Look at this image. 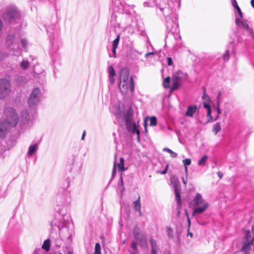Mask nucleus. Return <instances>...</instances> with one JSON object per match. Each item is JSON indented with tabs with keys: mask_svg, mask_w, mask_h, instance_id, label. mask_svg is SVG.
<instances>
[{
	"mask_svg": "<svg viewBox=\"0 0 254 254\" xmlns=\"http://www.w3.org/2000/svg\"><path fill=\"white\" fill-rule=\"evenodd\" d=\"M4 113L6 116L5 121H0V138L4 137L8 129V127H15L18 121V116L15 111L12 108L5 109Z\"/></svg>",
	"mask_w": 254,
	"mask_h": 254,
	"instance_id": "obj_1",
	"label": "nucleus"
},
{
	"mask_svg": "<svg viewBox=\"0 0 254 254\" xmlns=\"http://www.w3.org/2000/svg\"><path fill=\"white\" fill-rule=\"evenodd\" d=\"M191 204L194 207L192 212L193 215L203 213L209 206V203L203 199L201 194L199 193L196 194L191 201Z\"/></svg>",
	"mask_w": 254,
	"mask_h": 254,
	"instance_id": "obj_2",
	"label": "nucleus"
},
{
	"mask_svg": "<svg viewBox=\"0 0 254 254\" xmlns=\"http://www.w3.org/2000/svg\"><path fill=\"white\" fill-rule=\"evenodd\" d=\"M187 74L180 70L174 73L172 77L171 90H176L183 84L184 81L187 78Z\"/></svg>",
	"mask_w": 254,
	"mask_h": 254,
	"instance_id": "obj_3",
	"label": "nucleus"
},
{
	"mask_svg": "<svg viewBox=\"0 0 254 254\" xmlns=\"http://www.w3.org/2000/svg\"><path fill=\"white\" fill-rule=\"evenodd\" d=\"M42 94L39 88H35L32 91L28 99V103L30 108H35L40 102Z\"/></svg>",
	"mask_w": 254,
	"mask_h": 254,
	"instance_id": "obj_4",
	"label": "nucleus"
},
{
	"mask_svg": "<svg viewBox=\"0 0 254 254\" xmlns=\"http://www.w3.org/2000/svg\"><path fill=\"white\" fill-rule=\"evenodd\" d=\"M170 182L171 184L172 185L175 193V196L176 198L177 201V203L180 205L181 204V186H180V183L179 181L178 178L175 176H173L170 178Z\"/></svg>",
	"mask_w": 254,
	"mask_h": 254,
	"instance_id": "obj_5",
	"label": "nucleus"
},
{
	"mask_svg": "<svg viewBox=\"0 0 254 254\" xmlns=\"http://www.w3.org/2000/svg\"><path fill=\"white\" fill-rule=\"evenodd\" d=\"M10 91V84L6 79H0V99H3L8 96Z\"/></svg>",
	"mask_w": 254,
	"mask_h": 254,
	"instance_id": "obj_6",
	"label": "nucleus"
},
{
	"mask_svg": "<svg viewBox=\"0 0 254 254\" xmlns=\"http://www.w3.org/2000/svg\"><path fill=\"white\" fill-rule=\"evenodd\" d=\"M58 213L60 215L58 218V222H57V220L56 219L53 221V223H54L55 225H57L59 229H61L66 226V224L70 220V218L68 215L66 214V212L65 211L64 212H60L59 210Z\"/></svg>",
	"mask_w": 254,
	"mask_h": 254,
	"instance_id": "obj_7",
	"label": "nucleus"
},
{
	"mask_svg": "<svg viewBox=\"0 0 254 254\" xmlns=\"http://www.w3.org/2000/svg\"><path fill=\"white\" fill-rule=\"evenodd\" d=\"M119 86L120 91L123 94H126L129 92L132 93L134 89L133 78L131 77L128 82H125V84L120 83Z\"/></svg>",
	"mask_w": 254,
	"mask_h": 254,
	"instance_id": "obj_8",
	"label": "nucleus"
},
{
	"mask_svg": "<svg viewBox=\"0 0 254 254\" xmlns=\"http://www.w3.org/2000/svg\"><path fill=\"white\" fill-rule=\"evenodd\" d=\"M133 236L134 239L139 242L140 246H143L146 244V236L140 233L139 229L137 226L134 228Z\"/></svg>",
	"mask_w": 254,
	"mask_h": 254,
	"instance_id": "obj_9",
	"label": "nucleus"
},
{
	"mask_svg": "<svg viewBox=\"0 0 254 254\" xmlns=\"http://www.w3.org/2000/svg\"><path fill=\"white\" fill-rule=\"evenodd\" d=\"M126 126L127 129L132 133L139 134L140 133V131L135 123H132L129 117H127L126 119Z\"/></svg>",
	"mask_w": 254,
	"mask_h": 254,
	"instance_id": "obj_10",
	"label": "nucleus"
},
{
	"mask_svg": "<svg viewBox=\"0 0 254 254\" xmlns=\"http://www.w3.org/2000/svg\"><path fill=\"white\" fill-rule=\"evenodd\" d=\"M7 18L9 20H14L19 18V11L15 8H12L9 9L6 13Z\"/></svg>",
	"mask_w": 254,
	"mask_h": 254,
	"instance_id": "obj_11",
	"label": "nucleus"
},
{
	"mask_svg": "<svg viewBox=\"0 0 254 254\" xmlns=\"http://www.w3.org/2000/svg\"><path fill=\"white\" fill-rule=\"evenodd\" d=\"M129 72L127 69L123 68L120 72V83H123L125 84V82H128L129 79Z\"/></svg>",
	"mask_w": 254,
	"mask_h": 254,
	"instance_id": "obj_12",
	"label": "nucleus"
},
{
	"mask_svg": "<svg viewBox=\"0 0 254 254\" xmlns=\"http://www.w3.org/2000/svg\"><path fill=\"white\" fill-rule=\"evenodd\" d=\"M235 22L236 24L238 26L246 30L249 33H251L252 32V30L249 28L246 20H243L242 18L240 19L239 18H237Z\"/></svg>",
	"mask_w": 254,
	"mask_h": 254,
	"instance_id": "obj_13",
	"label": "nucleus"
},
{
	"mask_svg": "<svg viewBox=\"0 0 254 254\" xmlns=\"http://www.w3.org/2000/svg\"><path fill=\"white\" fill-rule=\"evenodd\" d=\"M47 32L48 34H49V38L50 39V42H51V44L53 48L54 49H55V50H56L57 49H58L59 48V44L60 43V40L58 39L54 40L52 38V36H51V35H50L52 33V32L50 29L47 28Z\"/></svg>",
	"mask_w": 254,
	"mask_h": 254,
	"instance_id": "obj_14",
	"label": "nucleus"
},
{
	"mask_svg": "<svg viewBox=\"0 0 254 254\" xmlns=\"http://www.w3.org/2000/svg\"><path fill=\"white\" fill-rule=\"evenodd\" d=\"M166 20L167 29L170 31H172L174 28L178 27V24L176 20H171L170 17H166Z\"/></svg>",
	"mask_w": 254,
	"mask_h": 254,
	"instance_id": "obj_15",
	"label": "nucleus"
},
{
	"mask_svg": "<svg viewBox=\"0 0 254 254\" xmlns=\"http://www.w3.org/2000/svg\"><path fill=\"white\" fill-rule=\"evenodd\" d=\"M254 236L253 238L250 240H246V241L243 243V247L242 248L241 250L244 252H248L250 250V247L252 245H254Z\"/></svg>",
	"mask_w": 254,
	"mask_h": 254,
	"instance_id": "obj_16",
	"label": "nucleus"
},
{
	"mask_svg": "<svg viewBox=\"0 0 254 254\" xmlns=\"http://www.w3.org/2000/svg\"><path fill=\"white\" fill-rule=\"evenodd\" d=\"M149 240L151 248L150 254H158V246L156 240L152 238Z\"/></svg>",
	"mask_w": 254,
	"mask_h": 254,
	"instance_id": "obj_17",
	"label": "nucleus"
},
{
	"mask_svg": "<svg viewBox=\"0 0 254 254\" xmlns=\"http://www.w3.org/2000/svg\"><path fill=\"white\" fill-rule=\"evenodd\" d=\"M6 44L9 48L14 49L13 45H16V44L15 41V37L14 35H9L6 39Z\"/></svg>",
	"mask_w": 254,
	"mask_h": 254,
	"instance_id": "obj_18",
	"label": "nucleus"
},
{
	"mask_svg": "<svg viewBox=\"0 0 254 254\" xmlns=\"http://www.w3.org/2000/svg\"><path fill=\"white\" fill-rule=\"evenodd\" d=\"M197 110L196 105H191L188 107L185 115L188 117H191L195 113Z\"/></svg>",
	"mask_w": 254,
	"mask_h": 254,
	"instance_id": "obj_19",
	"label": "nucleus"
},
{
	"mask_svg": "<svg viewBox=\"0 0 254 254\" xmlns=\"http://www.w3.org/2000/svg\"><path fill=\"white\" fill-rule=\"evenodd\" d=\"M38 149V144L35 143L31 145L28 148L27 152V155L31 156Z\"/></svg>",
	"mask_w": 254,
	"mask_h": 254,
	"instance_id": "obj_20",
	"label": "nucleus"
},
{
	"mask_svg": "<svg viewBox=\"0 0 254 254\" xmlns=\"http://www.w3.org/2000/svg\"><path fill=\"white\" fill-rule=\"evenodd\" d=\"M69 185V183L66 182L65 188L62 190V192H64V197L65 198V201L66 202H68L70 200V193L68 190H65V189H67Z\"/></svg>",
	"mask_w": 254,
	"mask_h": 254,
	"instance_id": "obj_21",
	"label": "nucleus"
},
{
	"mask_svg": "<svg viewBox=\"0 0 254 254\" xmlns=\"http://www.w3.org/2000/svg\"><path fill=\"white\" fill-rule=\"evenodd\" d=\"M134 205V210L136 211H137L139 212V215L141 214V203L140 201V196H139L138 197V199L134 201L133 202Z\"/></svg>",
	"mask_w": 254,
	"mask_h": 254,
	"instance_id": "obj_22",
	"label": "nucleus"
},
{
	"mask_svg": "<svg viewBox=\"0 0 254 254\" xmlns=\"http://www.w3.org/2000/svg\"><path fill=\"white\" fill-rule=\"evenodd\" d=\"M203 107L207 109V118H210V119H212V116H211V108L209 104V102H203Z\"/></svg>",
	"mask_w": 254,
	"mask_h": 254,
	"instance_id": "obj_23",
	"label": "nucleus"
},
{
	"mask_svg": "<svg viewBox=\"0 0 254 254\" xmlns=\"http://www.w3.org/2000/svg\"><path fill=\"white\" fill-rule=\"evenodd\" d=\"M208 159V156L206 155H203L197 162V164L199 166H204Z\"/></svg>",
	"mask_w": 254,
	"mask_h": 254,
	"instance_id": "obj_24",
	"label": "nucleus"
},
{
	"mask_svg": "<svg viewBox=\"0 0 254 254\" xmlns=\"http://www.w3.org/2000/svg\"><path fill=\"white\" fill-rule=\"evenodd\" d=\"M22 119L23 122H28L30 120V117L28 112L26 110L23 111L21 113Z\"/></svg>",
	"mask_w": 254,
	"mask_h": 254,
	"instance_id": "obj_25",
	"label": "nucleus"
},
{
	"mask_svg": "<svg viewBox=\"0 0 254 254\" xmlns=\"http://www.w3.org/2000/svg\"><path fill=\"white\" fill-rule=\"evenodd\" d=\"M221 129V127L220 123H217L213 125L212 131L215 134H217V133L220 131Z\"/></svg>",
	"mask_w": 254,
	"mask_h": 254,
	"instance_id": "obj_26",
	"label": "nucleus"
},
{
	"mask_svg": "<svg viewBox=\"0 0 254 254\" xmlns=\"http://www.w3.org/2000/svg\"><path fill=\"white\" fill-rule=\"evenodd\" d=\"M50 247V240L47 239L44 242V244L42 246V248L47 251H48Z\"/></svg>",
	"mask_w": 254,
	"mask_h": 254,
	"instance_id": "obj_27",
	"label": "nucleus"
},
{
	"mask_svg": "<svg viewBox=\"0 0 254 254\" xmlns=\"http://www.w3.org/2000/svg\"><path fill=\"white\" fill-rule=\"evenodd\" d=\"M29 66V62L27 60H23L20 64V67L23 69H26Z\"/></svg>",
	"mask_w": 254,
	"mask_h": 254,
	"instance_id": "obj_28",
	"label": "nucleus"
},
{
	"mask_svg": "<svg viewBox=\"0 0 254 254\" xmlns=\"http://www.w3.org/2000/svg\"><path fill=\"white\" fill-rule=\"evenodd\" d=\"M252 233L250 230H246L245 232V239L246 240L250 241L253 237L252 236Z\"/></svg>",
	"mask_w": 254,
	"mask_h": 254,
	"instance_id": "obj_29",
	"label": "nucleus"
},
{
	"mask_svg": "<svg viewBox=\"0 0 254 254\" xmlns=\"http://www.w3.org/2000/svg\"><path fill=\"white\" fill-rule=\"evenodd\" d=\"M170 77H167L163 80V84L164 88H168L170 87Z\"/></svg>",
	"mask_w": 254,
	"mask_h": 254,
	"instance_id": "obj_30",
	"label": "nucleus"
},
{
	"mask_svg": "<svg viewBox=\"0 0 254 254\" xmlns=\"http://www.w3.org/2000/svg\"><path fill=\"white\" fill-rule=\"evenodd\" d=\"M167 235L170 239H172L174 237L173 230L170 227H167L166 228Z\"/></svg>",
	"mask_w": 254,
	"mask_h": 254,
	"instance_id": "obj_31",
	"label": "nucleus"
},
{
	"mask_svg": "<svg viewBox=\"0 0 254 254\" xmlns=\"http://www.w3.org/2000/svg\"><path fill=\"white\" fill-rule=\"evenodd\" d=\"M203 95L202 96V98L203 100H204V102H209L210 101V99L206 93V89L205 87H203Z\"/></svg>",
	"mask_w": 254,
	"mask_h": 254,
	"instance_id": "obj_32",
	"label": "nucleus"
},
{
	"mask_svg": "<svg viewBox=\"0 0 254 254\" xmlns=\"http://www.w3.org/2000/svg\"><path fill=\"white\" fill-rule=\"evenodd\" d=\"M159 9L163 12V13L164 16H165L166 14H170L171 13L170 12H167V11H169V7L167 5H166L164 7H162L161 6H160L159 7Z\"/></svg>",
	"mask_w": 254,
	"mask_h": 254,
	"instance_id": "obj_33",
	"label": "nucleus"
},
{
	"mask_svg": "<svg viewBox=\"0 0 254 254\" xmlns=\"http://www.w3.org/2000/svg\"><path fill=\"white\" fill-rule=\"evenodd\" d=\"M101 248L100 244L98 243H96L95 246L94 254H101Z\"/></svg>",
	"mask_w": 254,
	"mask_h": 254,
	"instance_id": "obj_34",
	"label": "nucleus"
},
{
	"mask_svg": "<svg viewBox=\"0 0 254 254\" xmlns=\"http://www.w3.org/2000/svg\"><path fill=\"white\" fill-rule=\"evenodd\" d=\"M124 159L123 158H120V162L118 164V168L120 171H124Z\"/></svg>",
	"mask_w": 254,
	"mask_h": 254,
	"instance_id": "obj_35",
	"label": "nucleus"
},
{
	"mask_svg": "<svg viewBox=\"0 0 254 254\" xmlns=\"http://www.w3.org/2000/svg\"><path fill=\"white\" fill-rule=\"evenodd\" d=\"M108 73L109 76H114L116 75L115 70L112 65L108 67Z\"/></svg>",
	"mask_w": 254,
	"mask_h": 254,
	"instance_id": "obj_36",
	"label": "nucleus"
},
{
	"mask_svg": "<svg viewBox=\"0 0 254 254\" xmlns=\"http://www.w3.org/2000/svg\"><path fill=\"white\" fill-rule=\"evenodd\" d=\"M150 124L149 125L152 127H154L157 125V120L155 117H151L149 119Z\"/></svg>",
	"mask_w": 254,
	"mask_h": 254,
	"instance_id": "obj_37",
	"label": "nucleus"
},
{
	"mask_svg": "<svg viewBox=\"0 0 254 254\" xmlns=\"http://www.w3.org/2000/svg\"><path fill=\"white\" fill-rule=\"evenodd\" d=\"M230 58V52L229 50L226 51L225 53L223 54L222 56V58L223 60L225 62L228 61L229 60Z\"/></svg>",
	"mask_w": 254,
	"mask_h": 254,
	"instance_id": "obj_38",
	"label": "nucleus"
},
{
	"mask_svg": "<svg viewBox=\"0 0 254 254\" xmlns=\"http://www.w3.org/2000/svg\"><path fill=\"white\" fill-rule=\"evenodd\" d=\"M120 35H118L116 38L113 41L112 46L113 47L117 48L119 43Z\"/></svg>",
	"mask_w": 254,
	"mask_h": 254,
	"instance_id": "obj_39",
	"label": "nucleus"
},
{
	"mask_svg": "<svg viewBox=\"0 0 254 254\" xmlns=\"http://www.w3.org/2000/svg\"><path fill=\"white\" fill-rule=\"evenodd\" d=\"M183 163L185 167H186L191 164V160L190 158H187L183 160Z\"/></svg>",
	"mask_w": 254,
	"mask_h": 254,
	"instance_id": "obj_40",
	"label": "nucleus"
},
{
	"mask_svg": "<svg viewBox=\"0 0 254 254\" xmlns=\"http://www.w3.org/2000/svg\"><path fill=\"white\" fill-rule=\"evenodd\" d=\"M215 110L217 112V114L220 115L221 114V110L220 108V104H217L216 106L214 107Z\"/></svg>",
	"mask_w": 254,
	"mask_h": 254,
	"instance_id": "obj_41",
	"label": "nucleus"
},
{
	"mask_svg": "<svg viewBox=\"0 0 254 254\" xmlns=\"http://www.w3.org/2000/svg\"><path fill=\"white\" fill-rule=\"evenodd\" d=\"M219 114H217V115L215 117V118H213V117H212V119H210V118H208V122H213L214 121H215L216 120H217L218 119H219Z\"/></svg>",
	"mask_w": 254,
	"mask_h": 254,
	"instance_id": "obj_42",
	"label": "nucleus"
},
{
	"mask_svg": "<svg viewBox=\"0 0 254 254\" xmlns=\"http://www.w3.org/2000/svg\"><path fill=\"white\" fill-rule=\"evenodd\" d=\"M131 249H138L137 247V243L135 241H132L130 245Z\"/></svg>",
	"mask_w": 254,
	"mask_h": 254,
	"instance_id": "obj_43",
	"label": "nucleus"
},
{
	"mask_svg": "<svg viewBox=\"0 0 254 254\" xmlns=\"http://www.w3.org/2000/svg\"><path fill=\"white\" fill-rule=\"evenodd\" d=\"M130 254H139L138 249H131L129 251Z\"/></svg>",
	"mask_w": 254,
	"mask_h": 254,
	"instance_id": "obj_44",
	"label": "nucleus"
},
{
	"mask_svg": "<svg viewBox=\"0 0 254 254\" xmlns=\"http://www.w3.org/2000/svg\"><path fill=\"white\" fill-rule=\"evenodd\" d=\"M21 42L23 48H26L27 45V41L25 39H21Z\"/></svg>",
	"mask_w": 254,
	"mask_h": 254,
	"instance_id": "obj_45",
	"label": "nucleus"
},
{
	"mask_svg": "<svg viewBox=\"0 0 254 254\" xmlns=\"http://www.w3.org/2000/svg\"><path fill=\"white\" fill-rule=\"evenodd\" d=\"M221 95V92H219L218 93V95L217 96V104H220V97Z\"/></svg>",
	"mask_w": 254,
	"mask_h": 254,
	"instance_id": "obj_46",
	"label": "nucleus"
},
{
	"mask_svg": "<svg viewBox=\"0 0 254 254\" xmlns=\"http://www.w3.org/2000/svg\"><path fill=\"white\" fill-rule=\"evenodd\" d=\"M114 76H108L109 81L111 84H114L115 82Z\"/></svg>",
	"mask_w": 254,
	"mask_h": 254,
	"instance_id": "obj_47",
	"label": "nucleus"
},
{
	"mask_svg": "<svg viewBox=\"0 0 254 254\" xmlns=\"http://www.w3.org/2000/svg\"><path fill=\"white\" fill-rule=\"evenodd\" d=\"M237 11H238V12L239 13V15L240 17V19H242L243 18V13L240 9V8L239 7H238L237 8H236Z\"/></svg>",
	"mask_w": 254,
	"mask_h": 254,
	"instance_id": "obj_48",
	"label": "nucleus"
},
{
	"mask_svg": "<svg viewBox=\"0 0 254 254\" xmlns=\"http://www.w3.org/2000/svg\"><path fill=\"white\" fill-rule=\"evenodd\" d=\"M232 4L234 7L235 8H237L238 7H239L237 4V2L236 0H232Z\"/></svg>",
	"mask_w": 254,
	"mask_h": 254,
	"instance_id": "obj_49",
	"label": "nucleus"
},
{
	"mask_svg": "<svg viewBox=\"0 0 254 254\" xmlns=\"http://www.w3.org/2000/svg\"><path fill=\"white\" fill-rule=\"evenodd\" d=\"M167 64L169 65H172L173 64V61L171 58L168 57L167 59Z\"/></svg>",
	"mask_w": 254,
	"mask_h": 254,
	"instance_id": "obj_50",
	"label": "nucleus"
},
{
	"mask_svg": "<svg viewBox=\"0 0 254 254\" xmlns=\"http://www.w3.org/2000/svg\"><path fill=\"white\" fill-rule=\"evenodd\" d=\"M170 154H171V156L172 158H176L177 156V153L173 151L172 150L171 151Z\"/></svg>",
	"mask_w": 254,
	"mask_h": 254,
	"instance_id": "obj_51",
	"label": "nucleus"
},
{
	"mask_svg": "<svg viewBox=\"0 0 254 254\" xmlns=\"http://www.w3.org/2000/svg\"><path fill=\"white\" fill-rule=\"evenodd\" d=\"M168 169V165H167L166 166L165 169L164 170H163V171L161 172V174H165L167 173V172Z\"/></svg>",
	"mask_w": 254,
	"mask_h": 254,
	"instance_id": "obj_52",
	"label": "nucleus"
},
{
	"mask_svg": "<svg viewBox=\"0 0 254 254\" xmlns=\"http://www.w3.org/2000/svg\"><path fill=\"white\" fill-rule=\"evenodd\" d=\"M155 53L154 52H149V53H146L145 55V57L146 58H147L148 56H150V55H154Z\"/></svg>",
	"mask_w": 254,
	"mask_h": 254,
	"instance_id": "obj_53",
	"label": "nucleus"
},
{
	"mask_svg": "<svg viewBox=\"0 0 254 254\" xmlns=\"http://www.w3.org/2000/svg\"><path fill=\"white\" fill-rule=\"evenodd\" d=\"M86 135V131L84 130L81 136V140H83L84 139L85 136Z\"/></svg>",
	"mask_w": 254,
	"mask_h": 254,
	"instance_id": "obj_54",
	"label": "nucleus"
},
{
	"mask_svg": "<svg viewBox=\"0 0 254 254\" xmlns=\"http://www.w3.org/2000/svg\"><path fill=\"white\" fill-rule=\"evenodd\" d=\"M163 150L164 151H166V152H168V153H170L171 152V151H172V150H171L170 149L168 148H164L163 149Z\"/></svg>",
	"mask_w": 254,
	"mask_h": 254,
	"instance_id": "obj_55",
	"label": "nucleus"
},
{
	"mask_svg": "<svg viewBox=\"0 0 254 254\" xmlns=\"http://www.w3.org/2000/svg\"><path fill=\"white\" fill-rule=\"evenodd\" d=\"M163 150L164 151H166V152H168V153H170L171 152V151H172V150H171L170 149L168 148H164L163 149Z\"/></svg>",
	"mask_w": 254,
	"mask_h": 254,
	"instance_id": "obj_56",
	"label": "nucleus"
},
{
	"mask_svg": "<svg viewBox=\"0 0 254 254\" xmlns=\"http://www.w3.org/2000/svg\"><path fill=\"white\" fill-rule=\"evenodd\" d=\"M187 216H188V229H189L190 227V218L188 214H187Z\"/></svg>",
	"mask_w": 254,
	"mask_h": 254,
	"instance_id": "obj_57",
	"label": "nucleus"
},
{
	"mask_svg": "<svg viewBox=\"0 0 254 254\" xmlns=\"http://www.w3.org/2000/svg\"><path fill=\"white\" fill-rule=\"evenodd\" d=\"M217 175L220 179H221L223 176V174L221 172H218Z\"/></svg>",
	"mask_w": 254,
	"mask_h": 254,
	"instance_id": "obj_58",
	"label": "nucleus"
},
{
	"mask_svg": "<svg viewBox=\"0 0 254 254\" xmlns=\"http://www.w3.org/2000/svg\"><path fill=\"white\" fill-rule=\"evenodd\" d=\"M188 236H190L191 238L193 236V234L191 232H190L189 230L188 231Z\"/></svg>",
	"mask_w": 254,
	"mask_h": 254,
	"instance_id": "obj_59",
	"label": "nucleus"
},
{
	"mask_svg": "<svg viewBox=\"0 0 254 254\" xmlns=\"http://www.w3.org/2000/svg\"><path fill=\"white\" fill-rule=\"evenodd\" d=\"M117 48L113 47L112 48V52L114 54V55L116 54V50Z\"/></svg>",
	"mask_w": 254,
	"mask_h": 254,
	"instance_id": "obj_60",
	"label": "nucleus"
},
{
	"mask_svg": "<svg viewBox=\"0 0 254 254\" xmlns=\"http://www.w3.org/2000/svg\"><path fill=\"white\" fill-rule=\"evenodd\" d=\"M252 233L253 235V236H254V226H252Z\"/></svg>",
	"mask_w": 254,
	"mask_h": 254,
	"instance_id": "obj_61",
	"label": "nucleus"
},
{
	"mask_svg": "<svg viewBox=\"0 0 254 254\" xmlns=\"http://www.w3.org/2000/svg\"><path fill=\"white\" fill-rule=\"evenodd\" d=\"M251 3L252 6L254 8V0H251Z\"/></svg>",
	"mask_w": 254,
	"mask_h": 254,
	"instance_id": "obj_62",
	"label": "nucleus"
},
{
	"mask_svg": "<svg viewBox=\"0 0 254 254\" xmlns=\"http://www.w3.org/2000/svg\"><path fill=\"white\" fill-rule=\"evenodd\" d=\"M183 183L185 186H186L187 181L184 179V178H183Z\"/></svg>",
	"mask_w": 254,
	"mask_h": 254,
	"instance_id": "obj_63",
	"label": "nucleus"
},
{
	"mask_svg": "<svg viewBox=\"0 0 254 254\" xmlns=\"http://www.w3.org/2000/svg\"><path fill=\"white\" fill-rule=\"evenodd\" d=\"M185 172H186V175H187L188 171L187 166L185 167Z\"/></svg>",
	"mask_w": 254,
	"mask_h": 254,
	"instance_id": "obj_64",
	"label": "nucleus"
}]
</instances>
